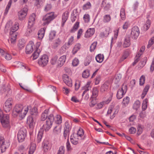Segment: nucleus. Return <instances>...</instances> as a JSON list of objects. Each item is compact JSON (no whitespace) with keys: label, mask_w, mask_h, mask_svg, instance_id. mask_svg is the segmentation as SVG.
I'll return each instance as SVG.
<instances>
[{"label":"nucleus","mask_w":154,"mask_h":154,"mask_svg":"<svg viewBox=\"0 0 154 154\" xmlns=\"http://www.w3.org/2000/svg\"><path fill=\"white\" fill-rule=\"evenodd\" d=\"M56 32L54 30L51 31L49 34V39L50 41L52 40L55 37Z\"/></svg>","instance_id":"bb28decb"},{"label":"nucleus","mask_w":154,"mask_h":154,"mask_svg":"<svg viewBox=\"0 0 154 154\" xmlns=\"http://www.w3.org/2000/svg\"><path fill=\"white\" fill-rule=\"evenodd\" d=\"M12 99L10 98L8 99L5 102L4 106V109L6 112H9L12 108Z\"/></svg>","instance_id":"1a4fd4ad"},{"label":"nucleus","mask_w":154,"mask_h":154,"mask_svg":"<svg viewBox=\"0 0 154 154\" xmlns=\"http://www.w3.org/2000/svg\"><path fill=\"white\" fill-rule=\"evenodd\" d=\"M61 43V41L59 38L56 39L54 44V48H56Z\"/></svg>","instance_id":"a18cd8bd"},{"label":"nucleus","mask_w":154,"mask_h":154,"mask_svg":"<svg viewBox=\"0 0 154 154\" xmlns=\"http://www.w3.org/2000/svg\"><path fill=\"white\" fill-rule=\"evenodd\" d=\"M0 119L1 124L4 128H10L9 116L7 114H3L2 112L0 111Z\"/></svg>","instance_id":"f03ea898"},{"label":"nucleus","mask_w":154,"mask_h":154,"mask_svg":"<svg viewBox=\"0 0 154 154\" xmlns=\"http://www.w3.org/2000/svg\"><path fill=\"white\" fill-rule=\"evenodd\" d=\"M140 103L139 101L137 100L134 103L133 106V108L134 109L137 110L140 108Z\"/></svg>","instance_id":"c85d7f7f"},{"label":"nucleus","mask_w":154,"mask_h":154,"mask_svg":"<svg viewBox=\"0 0 154 154\" xmlns=\"http://www.w3.org/2000/svg\"><path fill=\"white\" fill-rule=\"evenodd\" d=\"M61 127L59 125L55 126L53 130L54 133L55 134H57L60 132Z\"/></svg>","instance_id":"58836bf2"},{"label":"nucleus","mask_w":154,"mask_h":154,"mask_svg":"<svg viewBox=\"0 0 154 154\" xmlns=\"http://www.w3.org/2000/svg\"><path fill=\"white\" fill-rule=\"evenodd\" d=\"M40 51H37L35 50V51L32 54V56H33L32 59L33 60L36 59L39 56V53L40 52Z\"/></svg>","instance_id":"473e14b6"},{"label":"nucleus","mask_w":154,"mask_h":154,"mask_svg":"<svg viewBox=\"0 0 154 154\" xmlns=\"http://www.w3.org/2000/svg\"><path fill=\"white\" fill-rule=\"evenodd\" d=\"M28 9L26 7H24L18 13L19 19L22 20H23L27 15Z\"/></svg>","instance_id":"9d476101"},{"label":"nucleus","mask_w":154,"mask_h":154,"mask_svg":"<svg viewBox=\"0 0 154 154\" xmlns=\"http://www.w3.org/2000/svg\"><path fill=\"white\" fill-rule=\"evenodd\" d=\"M79 22H76L74 25L73 27L71 30V32H73L74 31L78 29L79 26Z\"/></svg>","instance_id":"864d4df0"},{"label":"nucleus","mask_w":154,"mask_h":154,"mask_svg":"<svg viewBox=\"0 0 154 154\" xmlns=\"http://www.w3.org/2000/svg\"><path fill=\"white\" fill-rule=\"evenodd\" d=\"M80 45L79 44H77L75 45L72 51V53L73 54H75L80 49Z\"/></svg>","instance_id":"7c9ffc66"},{"label":"nucleus","mask_w":154,"mask_h":154,"mask_svg":"<svg viewBox=\"0 0 154 154\" xmlns=\"http://www.w3.org/2000/svg\"><path fill=\"white\" fill-rule=\"evenodd\" d=\"M11 38L10 41L11 43L12 44H14L15 42L16 39L17 34L16 33H14L10 35Z\"/></svg>","instance_id":"c756f323"},{"label":"nucleus","mask_w":154,"mask_h":154,"mask_svg":"<svg viewBox=\"0 0 154 154\" xmlns=\"http://www.w3.org/2000/svg\"><path fill=\"white\" fill-rule=\"evenodd\" d=\"M74 37L73 36H71V37L69 39L67 45L69 46L71 45L73 43Z\"/></svg>","instance_id":"774afa93"},{"label":"nucleus","mask_w":154,"mask_h":154,"mask_svg":"<svg viewBox=\"0 0 154 154\" xmlns=\"http://www.w3.org/2000/svg\"><path fill=\"white\" fill-rule=\"evenodd\" d=\"M149 88V86L147 85L144 88L141 96V98L143 99L146 95Z\"/></svg>","instance_id":"393cba45"},{"label":"nucleus","mask_w":154,"mask_h":154,"mask_svg":"<svg viewBox=\"0 0 154 154\" xmlns=\"http://www.w3.org/2000/svg\"><path fill=\"white\" fill-rule=\"evenodd\" d=\"M43 129H41L40 131H39L38 135L37 137V141L38 143H39L42 139V131H43Z\"/></svg>","instance_id":"cd10ccee"},{"label":"nucleus","mask_w":154,"mask_h":154,"mask_svg":"<svg viewBox=\"0 0 154 154\" xmlns=\"http://www.w3.org/2000/svg\"><path fill=\"white\" fill-rule=\"evenodd\" d=\"M122 78V75L120 74H117L115 75L114 81L116 84H117L120 81Z\"/></svg>","instance_id":"37998d69"},{"label":"nucleus","mask_w":154,"mask_h":154,"mask_svg":"<svg viewBox=\"0 0 154 154\" xmlns=\"http://www.w3.org/2000/svg\"><path fill=\"white\" fill-rule=\"evenodd\" d=\"M65 152V148L63 146H61L58 151L57 154H64Z\"/></svg>","instance_id":"09e8293b"},{"label":"nucleus","mask_w":154,"mask_h":154,"mask_svg":"<svg viewBox=\"0 0 154 154\" xmlns=\"http://www.w3.org/2000/svg\"><path fill=\"white\" fill-rule=\"evenodd\" d=\"M58 58V57L57 56H55L53 57L51 61V63L52 65L55 64Z\"/></svg>","instance_id":"052dcab7"},{"label":"nucleus","mask_w":154,"mask_h":154,"mask_svg":"<svg viewBox=\"0 0 154 154\" xmlns=\"http://www.w3.org/2000/svg\"><path fill=\"white\" fill-rule=\"evenodd\" d=\"M18 67H20V68H21L22 69H28V70H29L30 69H29V68L26 66H25V65L23 64L21 62H19L18 63Z\"/></svg>","instance_id":"13d9d810"},{"label":"nucleus","mask_w":154,"mask_h":154,"mask_svg":"<svg viewBox=\"0 0 154 154\" xmlns=\"http://www.w3.org/2000/svg\"><path fill=\"white\" fill-rule=\"evenodd\" d=\"M79 61L78 59L75 58L72 61V65L73 66H76L79 63Z\"/></svg>","instance_id":"69168bd1"},{"label":"nucleus","mask_w":154,"mask_h":154,"mask_svg":"<svg viewBox=\"0 0 154 154\" xmlns=\"http://www.w3.org/2000/svg\"><path fill=\"white\" fill-rule=\"evenodd\" d=\"M51 8V5L50 4H47L44 7V11L47 12L50 10Z\"/></svg>","instance_id":"bf43d9fd"},{"label":"nucleus","mask_w":154,"mask_h":154,"mask_svg":"<svg viewBox=\"0 0 154 154\" xmlns=\"http://www.w3.org/2000/svg\"><path fill=\"white\" fill-rule=\"evenodd\" d=\"M35 149V147L34 145L31 146L30 147L29 150V154H32L34 152Z\"/></svg>","instance_id":"680f3d73"},{"label":"nucleus","mask_w":154,"mask_h":154,"mask_svg":"<svg viewBox=\"0 0 154 154\" xmlns=\"http://www.w3.org/2000/svg\"><path fill=\"white\" fill-rule=\"evenodd\" d=\"M91 5L89 2H87L83 6V9L84 10H87L91 8Z\"/></svg>","instance_id":"4c0bfd02"},{"label":"nucleus","mask_w":154,"mask_h":154,"mask_svg":"<svg viewBox=\"0 0 154 154\" xmlns=\"http://www.w3.org/2000/svg\"><path fill=\"white\" fill-rule=\"evenodd\" d=\"M28 28L26 32V35L27 36H30L32 32V30L31 29V27H29L28 25Z\"/></svg>","instance_id":"5fc2aeb1"},{"label":"nucleus","mask_w":154,"mask_h":154,"mask_svg":"<svg viewBox=\"0 0 154 154\" xmlns=\"http://www.w3.org/2000/svg\"><path fill=\"white\" fill-rule=\"evenodd\" d=\"M127 91V86L126 85H123L121 89H119L117 91L116 97L118 99H120L122 98L124 94H125Z\"/></svg>","instance_id":"423d86ee"},{"label":"nucleus","mask_w":154,"mask_h":154,"mask_svg":"<svg viewBox=\"0 0 154 154\" xmlns=\"http://www.w3.org/2000/svg\"><path fill=\"white\" fill-rule=\"evenodd\" d=\"M19 26L18 24H16L14 25L11 28H10V34L11 35L14 33H16L15 32L18 29Z\"/></svg>","instance_id":"aec40b11"},{"label":"nucleus","mask_w":154,"mask_h":154,"mask_svg":"<svg viewBox=\"0 0 154 154\" xmlns=\"http://www.w3.org/2000/svg\"><path fill=\"white\" fill-rule=\"evenodd\" d=\"M63 78L64 82L68 86L71 87L72 86V83L71 79L69 76L66 74H64L63 76Z\"/></svg>","instance_id":"ddd939ff"},{"label":"nucleus","mask_w":154,"mask_h":154,"mask_svg":"<svg viewBox=\"0 0 154 154\" xmlns=\"http://www.w3.org/2000/svg\"><path fill=\"white\" fill-rule=\"evenodd\" d=\"M129 54V52L128 50L125 51H124V54L121 58V60H124L126 59Z\"/></svg>","instance_id":"a19ab883"},{"label":"nucleus","mask_w":154,"mask_h":154,"mask_svg":"<svg viewBox=\"0 0 154 154\" xmlns=\"http://www.w3.org/2000/svg\"><path fill=\"white\" fill-rule=\"evenodd\" d=\"M101 6L103 7L104 10L107 11L109 9L110 7V5L107 0H103L101 4Z\"/></svg>","instance_id":"dca6fc26"},{"label":"nucleus","mask_w":154,"mask_h":154,"mask_svg":"<svg viewBox=\"0 0 154 154\" xmlns=\"http://www.w3.org/2000/svg\"><path fill=\"white\" fill-rule=\"evenodd\" d=\"M90 100L91 101L89 103V105L91 107H93L97 103V102L95 98H93L91 97Z\"/></svg>","instance_id":"c03bdc74"},{"label":"nucleus","mask_w":154,"mask_h":154,"mask_svg":"<svg viewBox=\"0 0 154 154\" xmlns=\"http://www.w3.org/2000/svg\"><path fill=\"white\" fill-rule=\"evenodd\" d=\"M54 121V117L52 114H51L48 116L45 123L43 126V129L46 131H48L51 128Z\"/></svg>","instance_id":"7ed1b4c3"},{"label":"nucleus","mask_w":154,"mask_h":154,"mask_svg":"<svg viewBox=\"0 0 154 154\" xmlns=\"http://www.w3.org/2000/svg\"><path fill=\"white\" fill-rule=\"evenodd\" d=\"M145 77L143 75H142L139 79L140 85H143L145 83Z\"/></svg>","instance_id":"6e6d98bb"},{"label":"nucleus","mask_w":154,"mask_h":154,"mask_svg":"<svg viewBox=\"0 0 154 154\" xmlns=\"http://www.w3.org/2000/svg\"><path fill=\"white\" fill-rule=\"evenodd\" d=\"M12 2V0H10L8 3V4L6 7V8H5V14H7L8 10L10 8L11 6V4Z\"/></svg>","instance_id":"49530a36"},{"label":"nucleus","mask_w":154,"mask_h":154,"mask_svg":"<svg viewBox=\"0 0 154 154\" xmlns=\"http://www.w3.org/2000/svg\"><path fill=\"white\" fill-rule=\"evenodd\" d=\"M108 88V86L106 84L104 83L101 87L100 91L102 92L106 91Z\"/></svg>","instance_id":"c9c22d12"},{"label":"nucleus","mask_w":154,"mask_h":154,"mask_svg":"<svg viewBox=\"0 0 154 154\" xmlns=\"http://www.w3.org/2000/svg\"><path fill=\"white\" fill-rule=\"evenodd\" d=\"M84 134V131L82 129L80 128L78 131L77 133L78 137L80 138V139L84 140L85 138V136H83Z\"/></svg>","instance_id":"6ab92c4d"},{"label":"nucleus","mask_w":154,"mask_h":154,"mask_svg":"<svg viewBox=\"0 0 154 154\" xmlns=\"http://www.w3.org/2000/svg\"><path fill=\"white\" fill-rule=\"evenodd\" d=\"M42 146L45 152H46L50 149L49 142L47 140H44L42 143Z\"/></svg>","instance_id":"a211bd4d"},{"label":"nucleus","mask_w":154,"mask_h":154,"mask_svg":"<svg viewBox=\"0 0 154 154\" xmlns=\"http://www.w3.org/2000/svg\"><path fill=\"white\" fill-rule=\"evenodd\" d=\"M83 19L85 22L88 23L89 22L90 20V16L88 14L84 15Z\"/></svg>","instance_id":"338daca9"},{"label":"nucleus","mask_w":154,"mask_h":154,"mask_svg":"<svg viewBox=\"0 0 154 154\" xmlns=\"http://www.w3.org/2000/svg\"><path fill=\"white\" fill-rule=\"evenodd\" d=\"M48 57L46 55H44L38 60V63L43 67L46 65L48 62Z\"/></svg>","instance_id":"9b49d317"},{"label":"nucleus","mask_w":154,"mask_h":154,"mask_svg":"<svg viewBox=\"0 0 154 154\" xmlns=\"http://www.w3.org/2000/svg\"><path fill=\"white\" fill-rule=\"evenodd\" d=\"M10 90L9 87L8 86H5L2 87L1 91L2 93H5V94H8L10 92Z\"/></svg>","instance_id":"5701e85b"},{"label":"nucleus","mask_w":154,"mask_h":154,"mask_svg":"<svg viewBox=\"0 0 154 154\" xmlns=\"http://www.w3.org/2000/svg\"><path fill=\"white\" fill-rule=\"evenodd\" d=\"M154 42V37H152L151 39H150L148 42V44L147 46V48H149Z\"/></svg>","instance_id":"0e129e2a"},{"label":"nucleus","mask_w":154,"mask_h":154,"mask_svg":"<svg viewBox=\"0 0 154 154\" xmlns=\"http://www.w3.org/2000/svg\"><path fill=\"white\" fill-rule=\"evenodd\" d=\"M66 56L63 55L61 56L57 61V63L58 65H63L65 62L66 60Z\"/></svg>","instance_id":"412c9836"},{"label":"nucleus","mask_w":154,"mask_h":154,"mask_svg":"<svg viewBox=\"0 0 154 154\" xmlns=\"http://www.w3.org/2000/svg\"><path fill=\"white\" fill-rule=\"evenodd\" d=\"M89 70L86 69L82 73V76L85 78H87L90 75Z\"/></svg>","instance_id":"f704fd0d"},{"label":"nucleus","mask_w":154,"mask_h":154,"mask_svg":"<svg viewBox=\"0 0 154 154\" xmlns=\"http://www.w3.org/2000/svg\"><path fill=\"white\" fill-rule=\"evenodd\" d=\"M26 131L25 128H22L20 129L17 134V138L19 142H23L26 136Z\"/></svg>","instance_id":"39448f33"},{"label":"nucleus","mask_w":154,"mask_h":154,"mask_svg":"<svg viewBox=\"0 0 154 154\" xmlns=\"http://www.w3.org/2000/svg\"><path fill=\"white\" fill-rule=\"evenodd\" d=\"M66 146L67 151H71L72 150V148L71 147L70 143L69 141L68 137L66 143Z\"/></svg>","instance_id":"4d7b16f0"},{"label":"nucleus","mask_w":154,"mask_h":154,"mask_svg":"<svg viewBox=\"0 0 154 154\" xmlns=\"http://www.w3.org/2000/svg\"><path fill=\"white\" fill-rule=\"evenodd\" d=\"M103 57H104L103 55L99 54L96 56L95 58L97 62L101 63L103 61Z\"/></svg>","instance_id":"a878e982"},{"label":"nucleus","mask_w":154,"mask_h":154,"mask_svg":"<svg viewBox=\"0 0 154 154\" xmlns=\"http://www.w3.org/2000/svg\"><path fill=\"white\" fill-rule=\"evenodd\" d=\"M10 145L9 142L5 141L3 137H0V147L2 152H5L6 148L9 146Z\"/></svg>","instance_id":"0eeeda50"},{"label":"nucleus","mask_w":154,"mask_h":154,"mask_svg":"<svg viewBox=\"0 0 154 154\" xmlns=\"http://www.w3.org/2000/svg\"><path fill=\"white\" fill-rule=\"evenodd\" d=\"M29 110L31 116H29L28 117L27 122L29 125V128L32 129L34 127L35 125L34 118L38 115L37 109L36 107H34L32 108L30 106H27L24 110V112H23L24 116H25L26 115Z\"/></svg>","instance_id":"f257e3e1"},{"label":"nucleus","mask_w":154,"mask_h":154,"mask_svg":"<svg viewBox=\"0 0 154 154\" xmlns=\"http://www.w3.org/2000/svg\"><path fill=\"white\" fill-rule=\"evenodd\" d=\"M150 21L149 20H147L146 23L143 26L145 30H147L150 27Z\"/></svg>","instance_id":"603ef678"},{"label":"nucleus","mask_w":154,"mask_h":154,"mask_svg":"<svg viewBox=\"0 0 154 154\" xmlns=\"http://www.w3.org/2000/svg\"><path fill=\"white\" fill-rule=\"evenodd\" d=\"M94 28H89L86 31L85 36V37L88 38L92 36L94 33Z\"/></svg>","instance_id":"f3484780"},{"label":"nucleus","mask_w":154,"mask_h":154,"mask_svg":"<svg viewBox=\"0 0 154 154\" xmlns=\"http://www.w3.org/2000/svg\"><path fill=\"white\" fill-rule=\"evenodd\" d=\"M129 98L128 97H126L124 98L122 101V103L125 105V106H127L129 101Z\"/></svg>","instance_id":"de8ad7c7"},{"label":"nucleus","mask_w":154,"mask_h":154,"mask_svg":"<svg viewBox=\"0 0 154 154\" xmlns=\"http://www.w3.org/2000/svg\"><path fill=\"white\" fill-rule=\"evenodd\" d=\"M120 16L122 20H124L125 19V10L124 8H122L121 9Z\"/></svg>","instance_id":"79ce46f5"},{"label":"nucleus","mask_w":154,"mask_h":154,"mask_svg":"<svg viewBox=\"0 0 154 154\" xmlns=\"http://www.w3.org/2000/svg\"><path fill=\"white\" fill-rule=\"evenodd\" d=\"M92 60L90 56H87L85 60L84 64L85 66H87L88 65Z\"/></svg>","instance_id":"e433bc0d"},{"label":"nucleus","mask_w":154,"mask_h":154,"mask_svg":"<svg viewBox=\"0 0 154 154\" xmlns=\"http://www.w3.org/2000/svg\"><path fill=\"white\" fill-rule=\"evenodd\" d=\"M56 119L55 122L57 124L59 125L61 123L62 120L61 117L60 115H57L56 116Z\"/></svg>","instance_id":"3c124183"},{"label":"nucleus","mask_w":154,"mask_h":154,"mask_svg":"<svg viewBox=\"0 0 154 154\" xmlns=\"http://www.w3.org/2000/svg\"><path fill=\"white\" fill-rule=\"evenodd\" d=\"M72 136H71L70 138V141L71 143L74 145H76L78 143V139L79 138H76L75 137H74V138L71 137Z\"/></svg>","instance_id":"8fccbe9b"},{"label":"nucleus","mask_w":154,"mask_h":154,"mask_svg":"<svg viewBox=\"0 0 154 154\" xmlns=\"http://www.w3.org/2000/svg\"><path fill=\"white\" fill-rule=\"evenodd\" d=\"M34 43L32 41L30 42L29 44H28L26 48V52L27 54H31L33 51V46H34Z\"/></svg>","instance_id":"4468645a"},{"label":"nucleus","mask_w":154,"mask_h":154,"mask_svg":"<svg viewBox=\"0 0 154 154\" xmlns=\"http://www.w3.org/2000/svg\"><path fill=\"white\" fill-rule=\"evenodd\" d=\"M56 17L54 12L49 13L45 15L42 19L44 21L43 24L48 25Z\"/></svg>","instance_id":"20e7f679"},{"label":"nucleus","mask_w":154,"mask_h":154,"mask_svg":"<svg viewBox=\"0 0 154 154\" xmlns=\"http://www.w3.org/2000/svg\"><path fill=\"white\" fill-rule=\"evenodd\" d=\"M119 108V107L118 106H117L115 108V110H116L114 112V113L112 115L110 116V118L111 119H112L115 117L114 115L116 114L118 112Z\"/></svg>","instance_id":"e2e57ef3"},{"label":"nucleus","mask_w":154,"mask_h":154,"mask_svg":"<svg viewBox=\"0 0 154 154\" xmlns=\"http://www.w3.org/2000/svg\"><path fill=\"white\" fill-rule=\"evenodd\" d=\"M91 98H96L98 95V91L97 88L96 87L94 88H93Z\"/></svg>","instance_id":"b1692460"},{"label":"nucleus","mask_w":154,"mask_h":154,"mask_svg":"<svg viewBox=\"0 0 154 154\" xmlns=\"http://www.w3.org/2000/svg\"><path fill=\"white\" fill-rule=\"evenodd\" d=\"M111 19V17L110 15L106 14L103 17V22L104 23H106L109 22Z\"/></svg>","instance_id":"2f4dec72"},{"label":"nucleus","mask_w":154,"mask_h":154,"mask_svg":"<svg viewBox=\"0 0 154 154\" xmlns=\"http://www.w3.org/2000/svg\"><path fill=\"white\" fill-rule=\"evenodd\" d=\"M148 100L147 99H145L143 101L142 105V109L143 110H145L147 107V102Z\"/></svg>","instance_id":"ea45409f"},{"label":"nucleus","mask_w":154,"mask_h":154,"mask_svg":"<svg viewBox=\"0 0 154 154\" xmlns=\"http://www.w3.org/2000/svg\"><path fill=\"white\" fill-rule=\"evenodd\" d=\"M68 15L69 13L68 12L66 11L63 14L62 17V26H63L64 25L65 23L67 20L68 18Z\"/></svg>","instance_id":"4be33fe9"},{"label":"nucleus","mask_w":154,"mask_h":154,"mask_svg":"<svg viewBox=\"0 0 154 154\" xmlns=\"http://www.w3.org/2000/svg\"><path fill=\"white\" fill-rule=\"evenodd\" d=\"M35 17L36 15L34 13H33L30 15L28 21L29 27H32L34 25L35 23Z\"/></svg>","instance_id":"2eb2a0df"},{"label":"nucleus","mask_w":154,"mask_h":154,"mask_svg":"<svg viewBox=\"0 0 154 154\" xmlns=\"http://www.w3.org/2000/svg\"><path fill=\"white\" fill-rule=\"evenodd\" d=\"M23 109V106L21 104L16 105L14 108L13 111V114L17 115L20 114L21 112Z\"/></svg>","instance_id":"f8f14e48"},{"label":"nucleus","mask_w":154,"mask_h":154,"mask_svg":"<svg viewBox=\"0 0 154 154\" xmlns=\"http://www.w3.org/2000/svg\"><path fill=\"white\" fill-rule=\"evenodd\" d=\"M140 34L139 28L137 26L132 28L131 33V37L135 39H136Z\"/></svg>","instance_id":"6e6552de"},{"label":"nucleus","mask_w":154,"mask_h":154,"mask_svg":"<svg viewBox=\"0 0 154 154\" xmlns=\"http://www.w3.org/2000/svg\"><path fill=\"white\" fill-rule=\"evenodd\" d=\"M130 45V42L129 39L126 38L123 44V46L124 48H127L129 47Z\"/></svg>","instance_id":"72a5a7b5"}]
</instances>
